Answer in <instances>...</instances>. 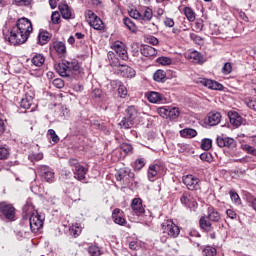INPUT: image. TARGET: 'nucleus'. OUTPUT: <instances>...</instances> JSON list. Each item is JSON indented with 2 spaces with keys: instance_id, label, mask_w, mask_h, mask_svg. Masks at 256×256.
<instances>
[{
  "instance_id": "obj_13",
  "label": "nucleus",
  "mask_w": 256,
  "mask_h": 256,
  "mask_svg": "<svg viewBox=\"0 0 256 256\" xmlns=\"http://www.w3.org/2000/svg\"><path fill=\"white\" fill-rule=\"evenodd\" d=\"M115 75H120V77H126L127 79H133L135 77L136 72L135 69L131 68V66L122 64L115 72Z\"/></svg>"
},
{
  "instance_id": "obj_60",
  "label": "nucleus",
  "mask_w": 256,
  "mask_h": 256,
  "mask_svg": "<svg viewBox=\"0 0 256 256\" xmlns=\"http://www.w3.org/2000/svg\"><path fill=\"white\" fill-rule=\"evenodd\" d=\"M200 159L201 161H206L207 163H211V161L213 160V158L211 157V154L209 153H202L200 155Z\"/></svg>"
},
{
  "instance_id": "obj_56",
  "label": "nucleus",
  "mask_w": 256,
  "mask_h": 256,
  "mask_svg": "<svg viewBox=\"0 0 256 256\" xmlns=\"http://www.w3.org/2000/svg\"><path fill=\"white\" fill-rule=\"evenodd\" d=\"M233 71V66H231V63L226 62L224 66L222 67V73L223 75H229Z\"/></svg>"
},
{
  "instance_id": "obj_2",
  "label": "nucleus",
  "mask_w": 256,
  "mask_h": 256,
  "mask_svg": "<svg viewBox=\"0 0 256 256\" xmlns=\"http://www.w3.org/2000/svg\"><path fill=\"white\" fill-rule=\"evenodd\" d=\"M55 69L60 77H73L79 73V69H81V67L79 66V61L77 60H64L62 63L56 65Z\"/></svg>"
},
{
  "instance_id": "obj_55",
  "label": "nucleus",
  "mask_w": 256,
  "mask_h": 256,
  "mask_svg": "<svg viewBox=\"0 0 256 256\" xmlns=\"http://www.w3.org/2000/svg\"><path fill=\"white\" fill-rule=\"evenodd\" d=\"M47 135L50 136V139H52L53 143H59V136L53 129H49Z\"/></svg>"
},
{
  "instance_id": "obj_42",
  "label": "nucleus",
  "mask_w": 256,
  "mask_h": 256,
  "mask_svg": "<svg viewBox=\"0 0 256 256\" xmlns=\"http://www.w3.org/2000/svg\"><path fill=\"white\" fill-rule=\"evenodd\" d=\"M211 147H213V140H211L209 138H205L202 140L201 149H203L204 151H209V149H211Z\"/></svg>"
},
{
  "instance_id": "obj_23",
  "label": "nucleus",
  "mask_w": 256,
  "mask_h": 256,
  "mask_svg": "<svg viewBox=\"0 0 256 256\" xmlns=\"http://www.w3.org/2000/svg\"><path fill=\"white\" fill-rule=\"evenodd\" d=\"M228 117L230 119L231 125L234 127H241L243 125V117L239 115L237 112H229Z\"/></svg>"
},
{
  "instance_id": "obj_30",
  "label": "nucleus",
  "mask_w": 256,
  "mask_h": 256,
  "mask_svg": "<svg viewBox=\"0 0 256 256\" xmlns=\"http://www.w3.org/2000/svg\"><path fill=\"white\" fill-rule=\"evenodd\" d=\"M110 85H118V93L120 95V97L125 98L127 97V87H125V85H123L122 81L119 80H112L110 82Z\"/></svg>"
},
{
  "instance_id": "obj_59",
  "label": "nucleus",
  "mask_w": 256,
  "mask_h": 256,
  "mask_svg": "<svg viewBox=\"0 0 256 256\" xmlns=\"http://www.w3.org/2000/svg\"><path fill=\"white\" fill-rule=\"evenodd\" d=\"M9 157V149L0 147V159H7Z\"/></svg>"
},
{
  "instance_id": "obj_32",
  "label": "nucleus",
  "mask_w": 256,
  "mask_h": 256,
  "mask_svg": "<svg viewBox=\"0 0 256 256\" xmlns=\"http://www.w3.org/2000/svg\"><path fill=\"white\" fill-rule=\"evenodd\" d=\"M180 135L186 139H193V137H197V130L193 128H185L180 131Z\"/></svg>"
},
{
  "instance_id": "obj_61",
  "label": "nucleus",
  "mask_w": 256,
  "mask_h": 256,
  "mask_svg": "<svg viewBox=\"0 0 256 256\" xmlns=\"http://www.w3.org/2000/svg\"><path fill=\"white\" fill-rule=\"evenodd\" d=\"M164 25L165 27H175V20H173V18L166 17L164 19Z\"/></svg>"
},
{
  "instance_id": "obj_48",
  "label": "nucleus",
  "mask_w": 256,
  "mask_h": 256,
  "mask_svg": "<svg viewBox=\"0 0 256 256\" xmlns=\"http://www.w3.org/2000/svg\"><path fill=\"white\" fill-rule=\"evenodd\" d=\"M29 161L34 163V161H41L43 160V153H32L28 156Z\"/></svg>"
},
{
  "instance_id": "obj_35",
  "label": "nucleus",
  "mask_w": 256,
  "mask_h": 256,
  "mask_svg": "<svg viewBox=\"0 0 256 256\" xmlns=\"http://www.w3.org/2000/svg\"><path fill=\"white\" fill-rule=\"evenodd\" d=\"M184 15L186 17V19L190 22V23H193V21H195L196 19V14H195V11L193 10V8L189 7V6H186L184 7Z\"/></svg>"
},
{
  "instance_id": "obj_44",
  "label": "nucleus",
  "mask_w": 256,
  "mask_h": 256,
  "mask_svg": "<svg viewBox=\"0 0 256 256\" xmlns=\"http://www.w3.org/2000/svg\"><path fill=\"white\" fill-rule=\"evenodd\" d=\"M156 63H158L159 65H163V66L171 65L173 63V60L169 57L162 56V57L157 58Z\"/></svg>"
},
{
  "instance_id": "obj_15",
  "label": "nucleus",
  "mask_w": 256,
  "mask_h": 256,
  "mask_svg": "<svg viewBox=\"0 0 256 256\" xmlns=\"http://www.w3.org/2000/svg\"><path fill=\"white\" fill-rule=\"evenodd\" d=\"M198 83H200V85H203L204 87H207L208 89H212L214 91H222L223 90V84H221L215 80H211V79H207V78H200L198 80Z\"/></svg>"
},
{
  "instance_id": "obj_33",
  "label": "nucleus",
  "mask_w": 256,
  "mask_h": 256,
  "mask_svg": "<svg viewBox=\"0 0 256 256\" xmlns=\"http://www.w3.org/2000/svg\"><path fill=\"white\" fill-rule=\"evenodd\" d=\"M199 225L204 231L209 232V231H213V229H214L213 224H211L210 221H208L207 217H205V216H202L200 218Z\"/></svg>"
},
{
  "instance_id": "obj_64",
  "label": "nucleus",
  "mask_w": 256,
  "mask_h": 256,
  "mask_svg": "<svg viewBox=\"0 0 256 256\" xmlns=\"http://www.w3.org/2000/svg\"><path fill=\"white\" fill-rule=\"evenodd\" d=\"M147 43H149L150 45H159V39L154 36H150L147 38Z\"/></svg>"
},
{
  "instance_id": "obj_6",
  "label": "nucleus",
  "mask_w": 256,
  "mask_h": 256,
  "mask_svg": "<svg viewBox=\"0 0 256 256\" xmlns=\"http://www.w3.org/2000/svg\"><path fill=\"white\" fill-rule=\"evenodd\" d=\"M182 183L186 185V189H188V191H199V189H201V180L192 174L183 176Z\"/></svg>"
},
{
  "instance_id": "obj_21",
  "label": "nucleus",
  "mask_w": 256,
  "mask_h": 256,
  "mask_svg": "<svg viewBox=\"0 0 256 256\" xmlns=\"http://www.w3.org/2000/svg\"><path fill=\"white\" fill-rule=\"evenodd\" d=\"M30 61L31 67H43V65H45V55L34 53Z\"/></svg>"
},
{
  "instance_id": "obj_52",
  "label": "nucleus",
  "mask_w": 256,
  "mask_h": 256,
  "mask_svg": "<svg viewBox=\"0 0 256 256\" xmlns=\"http://www.w3.org/2000/svg\"><path fill=\"white\" fill-rule=\"evenodd\" d=\"M190 39H191V41L196 43V45H201L203 43V38H201V36H199L195 33H190Z\"/></svg>"
},
{
  "instance_id": "obj_57",
  "label": "nucleus",
  "mask_w": 256,
  "mask_h": 256,
  "mask_svg": "<svg viewBox=\"0 0 256 256\" xmlns=\"http://www.w3.org/2000/svg\"><path fill=\"white\" fill-rule=\"evenodd\" d=\"M230 197H231L232 201H234V203H236L237 205H239V203H241V198L239 197V194H237V192L231 190Z\"/></svg>"
},
{
  "instance_id": "obj_63",
  "label": "nucleus",
  "mask_w": 256,
  "mask_h": 256,
  "mask_svg": "<svg viewBox=\"0 0 256 256\" xmlns=\"http://www.w3.org/2000/svg\"><path fill=\"white\" fill-rule=\"evenodd\" d=\"M226 215L229 219H237V213L233 209L226 210Z\"/></svg>"
},
{
  "instance_id": "obj_54",
  "label": "nucleus",
  "mask_w": 256,
  "mask_h": 256,
  "mask_svg": "<svg viewBox=\"0 0 256 256\" xmlns=\"http://www.w3.org/2000/svg\"><path fill=\"white\" fill-rule=\"evenodd\" d=\"M52 85L57 89H63V87H65V82L61 78H56L53 80Z\"/></svg>"
},
{
  "instance_id": "obj_7",
  "label": "nucleus",
  "mask_w": 256,
  "mask_h": 256,
  "mask_svg": "<svg viewBox=\"0 0 256 256\" xmlns=\"http://www.w3.org/2000/svg\"><path fill=\"white\" fill-rule=\"evenodd\" d=\"M158 113L160 117H163V119H170L173 121L174 119H177L181 112L179 111V108L172 107V106H164L158 108Z\"/></svg>"
},
{
  "instance_id": "obj_22",
  "label": "nucleus",
  "mask_w": 256,
  "mask_h": 256,
  "mask_svg": "<svg viewBox=\"0 0 256 256\" xmlns=\"http://www.w3.org/2000/svg\"><path fill=\"white\" fill-rule=\"evenodd\" d=\"M52 48L54 49V51H56L59 57H65V55H67V47L65 46V43L61 41L53 42Z\"/></svg>"
},
{
  "instance_id": "obj_41",
  "label": "nucleus",
  "mask_w": 256,
  "mask_h": 256,
  "mask_svg": "<svg viewBox=\"0 0 256 256\" xmlns=\"http://www.w3.org/2000/svg\"><path fill=\"white\" fill-rule=\"evenodd\" d=\"M202 253L205 256H217V249L213 246H206Z\"/></svg>"
},
{
  "instance_id": "obj_4",
  "label": "nucleus",
  "mask_w": 256,
  "mask_h": 256,
  "mask_svg": "<svg viewBox=\"0 0 256 256\" xmlns=\"http://www.w3.org/2000/svg\"><path fill=\"white\" fill-rule=\"evenodd\" d=\"M85 17L90 27H92L96 31H103V29H105V24L103 23V20H101V18H99V16H97V14H95V12H93L92 10H86Z\"/></svg>"
},
{
  "instance_id": "obj_25",
  "label": "nucleus",
  "mask_w": 256,
  "mask_h": 256,
  "mask_svg": "<svg viewBox=\"0 0 256 256\" xmlns=\"http://www.w3.org/2000/svg\"><path fill=\"white\" fill-rule=\"evenodd\" d=\"M140 53L143 55V57H157V49L149 45L143 46Z\"/></svg>"
},
{
  "instance_id": "obj_51",
  "label": "nucleus",
  "mask_w": 256,
  "mask_h": 256,
  "mask_svg": "<svg viewBox=\"0 0 256 256\" xmlns=\"http://www.w3.org/2000/svg\"><path fill=\"white\" fill-rule=\"evenodd\" d=\"M194 31H196V33H201V31H203V19L196 20L194 23Z\"/></svg>"
},
{
  "instance_id": "obj_14",
  "label": "nucleus",
  "mask_w": 256,
  "mask_h": 256,
  "mask_svg": "<svg viewBox=\"0 0 256 256\" xmlns=\"http://www.w3.org/2000/svg\"><path fill=\"white\" fill-rule=\"evenodd\" d=\"M131 209L137 217H143L145 215V207L143 206V200L141 198H134L132 200Z\"/></svg>"
},
{
  "instance_id": "obj_50",
  "label": "nucleus",
  "mask_w": 256,
  "mask_h": 256,
  "mask_svg": "<svg viewBox=\"0 0 256 256\" xmlns=\"http://www.w3.org/2000/svg\"><path fill=\"white\" fill-rule=\"evenodd\" d=\"M51 21L54 25H59L61 23V14L58 11H55L51 15Z\"/></svg>"
},
{
  "instance_id": "obj_45",
  "label": "nucleus",
  "mask_w": 256,
  "mask_h": 256,
  "mask_svg": "<svg viewBox=\"0 0 256 256\" xmlns=\"http://www.w3.org/2000/svg\"><path fill=\"white\" fill-rule=\"evenodd\" d=\"M245 104L249 109H252L253 111H256V98L249 97L245 99Z\"/></svg>"
},
{
  "instance_id": "obj_37",
  "label": "nucleus",
  "mask_w": 256,
  "mask_h": 256,
  "mask_svg": "<svg viewBox=\"0 0 256 256\" xmlns=\"http://www.w3.org/2000/svg\"><path fill=\"white\" fill-rule=\"evenodd\" d=\"M166 78L167 73L163 70H157L153 75V79L154 81H157V83H165Z\"/></svg>"
},
{
  "instance_id": "obj_18",
  "label": "nucleus",
  "mask_w": 256,
  "mask_h": 256,
  "mask_svg": "<svg viewBox=\"0 0 256 256\" xmlns=\"http://www.w3.org/2000/svg\"><path fill=\"white\" fill-rule=\"evenodd\" d=\"M185 58L191 63H205V57H203V55L199 53L197 50L186 52Z\"/></svg>"
},
{
  "instance_id": "obj_16",
  "label": "nucleus",
  "mask_w": 256,
  "mask_h": 256,
  "mask_svg": "<svg viewBox=\"0 0 256 256\" xmlns=\"http://www.w3.org/2000/svg\"><path fill=\"white\" fill-rule=\"evenodd\" d=\"M216 143L220 148L227 147L228 149H235L237 147L235 139L229 137L218 136Z\"/></svg>"
},
{
  "instance_id": "obj_19",
  "label": "nucleus",
  "mask_w": 256,
  "mask_h": 256,
  "mask_svg": "<svg viewBox=\"0 0 256 256\" xmlns=\"http://www.w3.org/2000/svg\"><path fill=\"white\" fill-rule=\"evenodd\" d=\"M107 59L110 67H112L113 73H115L123 65V63H121V60L117 58V56L115 55V52L113 51L108 52Z\"/></svg>"
},
{
  "instance_id": "obj_49",
  "label": "nucleus",
  "mask_w": 256,
  "mask_h": 256,
  "mask_svg": "<svg viewBox=\"0 0 256 256\" xmlns=\"http://www.w3.org/2000/svg\"><path fill=\"white\" fill-rule=\"evenodd\" d=\"M132 55H133V57H134V63H143V57H141V52H139V50L137 49V50H133L132 51Z\"/></svg>"
},
{
  "instance_id": "obj_20",
  "label": "nucleus",
  "mask_w": 256,
  "mask_h": 256,
  "mask_svg": "<svg viewBox=\"0 0 256 256\" xmlns=\"http://www.w3.org/2000/svg\"><path fill=\"white\" fill-rule=\"evenodd\" d=\"M161 169H163V166L160 164H152L148 168V179L149 181H155L157 179V175L161 173Z\"/></svg>"
},
{
  "instance_id": "obj_24",
  "label": "nucleus",
  "mask_w": 256,
  "mask_h": 256,
  "mask_svg": "<svg viewBox=\"0 0 256 256\" xmlns=\"http://www.w3.org/2000/svg\"><path fill=\"white\" fill-rule=\"evenodd\" d=\"M221 123V113L219 112H210L208 115V125L215 127Z\"/></svg>"
},
{
  "instance_id": "obj_43",
  "label": "nucleus",
  "mask_w": 256,
  "mask_h": 256,
  "mask_svg": "<svg viewBox=\"0 0 256 256\" xmlns=\"http://www.w3.org/2000/svg\"><path fill=\"white\" fill-rule=\"evenodd\" d=\"M241 149L249 155L256 157V149L253 146H250L249 144H242Z\"/></svg>"
},
{
  "instance_id": "obj_62",
  "label": "nucleus",
  "mask_w": 256,
  "mask_h": 256,
  "mask_svg": "<svg viewBox=\"0 0 256 256\" xmlns=\"http://www.w3.org/2000/svg\"><path fill=\"white\" fill-rule=\"evenodd\" d=\"M130 17H132V19H141V12H139L138 10H132L129 12Z\"/></svg>"
},
{
  "instance_id": "obj_12",
  "label": "nucleus",
  "mask_w": 256,
  "mask_h": 256,
  "mask_svg": "<svg viewBox=\"0 0 256 256\" xmlns=\"http://www.w3.org/2000/svg\"><path fill=\"white\" fill-rule=\"evenodd\" d=\"M180 201L182 205H184V207H187L188 209H197V201L195 200V198H193V195H191V193L188 191L183 192Z\"/></svg>"
},
{
  "instance_id": "obj_58",
  "label": "nucleus",
  "mask_w": 256,
  "mask_h": 256,
  "mask_svg": "<svg viewBox=\"0 0 256 256\" xmlns=\"http://www.w3.org/2000/svg\"><path fill=\"white\" fill-rule=\"evenodd\" d=\"M23 213H25L26 215H31V213L33 212V205H31L30 203H26L23 206Z\"/></svg>"
},
{
  "instance_id": "obj_26",
  "label": "nucleus",
  "mask_w": 256,
  "mask_h": 256,
  "mask_svg": "<svg viewBox=\"0 0 256 256\" xmlns=\"http://www.w3.org/2000/svg\"><path fill=\"white\" fill-rule=\"evenodd\" d=\"M146 97L150 103H161L163 101V95L159 92H148Z\"/></svg>"
},
{
  "instance_id": "obj_1",
  "label": "nucleus",
  "mask_w": 256,
  "mask_h": 256,
  "mask_svg": "<svg viewBox=\"0 0 256 256\" xmlns=\"http://www.w3.org/2000/svg\"><path fill=\"white\" fill-rule=\"evenodd\" d=\"M9 33L8 42L10 45H23L29 39L31 33H33V24L27 18H20L16 25L10 29Z\"/></svg>"
},
{
  "instance_id": "obj_10",
  "label": "nucleus",
  "mask_w": 256,
  "mask_h": 256,
  "mask_svg": "<svg viewBox=\"0 0 256 256\" xmlns=\"http://www.w3.org/2000/svg\"><path fill=\"white\" fill-rule=\"evenodd\" d=\"M0 213L8 221H15V207L7 202H0Z\"/></svg>"
},
{
  "instance_id": "obj_3",
  "label": "nucleus",
  "mask_w": 256,
  "mask_h": 256,
  "mask_svg": "<svg viewBox=\"0 0 256 256\" xmlns=\"http://www.w3.org/2000/svg\"><path fill=\"white\" fill-rule=\"evenodd\" d=\"M126 114L127 115L121 120L119 125L123 129H131L138 116L137 108L135 106H128L126 109Z\"/></svg>"
},
{
  "instance_id": "obj_40",
  "label": "nucleus",
  "mask_w": 256,
  "mask_h": 256,
  "mask_svg": "<svg viewBox=\"0 0 256 256\" xmlns=\"http://www.w3.org/2000/svg\"><path fill=\"white\" fill-rule=\"evenodd\" d=\"M81 226H79V224H75V225H72L70 228H69V233L70 235H72V237H79L81 235Z\"/></svg>"
},
{
  "instance_id": "obj_38",
  "label": "nucleus",
  "mask_w": 256,
  "mask_h": 256,
  "mask_svg": "<svg viewBox=\"0 0 256 256\" xmlns=\"http://www.w3.org/2000/svg\"><path fill=\"white\" fill-rule=\"evenodd\" d=\"M123 23L131 33H137V26L135 25V22L131 20L129 17H125L123 19Z\"/></svg>"
},
{
  "instance_id": "obj_47",
  "label": "nucleus",
  "mask_w": 256,
  "mask_h": 256,
  "mask_svg": "<svg viewBox=\"0 0 256 256\" xmlns=\"http://www.w3.org/2000/svg\"><path fill=\"white\" fill-rule=\"evenodd\" d=\"M12 3L17 7H29V5H31V0H13Z\"/></svg>"
},
{
  "instance_id": "obj_53",
  "label": "nucleus",
  "mask_w": 256,
  "mask_h": 256,
  "mask_svg": "<svg viewBox=\"0 0 256 256\" xmlns=\"http://www.w3.org/2000/svg\"><path fill=\"white\" fill-rule=\"evenodd\" d=\"M121 151H123V153L129 154V153H133V146H131V144H127V143H123L120 146Z\"/></svg>"
},
{
  "instance_id": "obj_27",
  "label": "nucleus",
  "mask_w": 256,
  "mask_h": 256,
  "mask_svg": "<svg viewBox=\"0 0 256 256\" xmlns=\"http://www.w3.org/2000/svg\"><path fill=\"white\" fill-rule=\"evenodd\" d=\"M72 170H73L75 179H78V181H83V179H85V175H87V170L85 167L80 165L76 168H73Z\"/></svg>"
},
{
  "instance_id": "obj_28",
  "label": "nucleus",
  "mask_w": 256,
  "mask_h": 256,
  "mask_svg": "<svg viewBox=\"0 0 256 256\" xmlns=\"http://www.w3.org/2000/svg\"><path fill=\"white\" fill-rule=\"evenodd\" d=\"M125 177H129L130 179H133L135 177V174L131 172V168H122L118 172L117 181H123Z\"/></svg>"
},
{
  "instance_id": "obj_11",
  "label": "nucleus",
  "mask_w": 256,
  "mask_h": 256,
  "mask_svg": "<svg viewBox=\"0 0 256 256\" xmlns=\"http://www.w3.org/2000/svg\"><path fill=\"white\" fill-rule=\"evenodd\" d=\"M111 49H113V51L118 54V57H120L122 61H127L129 59V54L127 53V47L125 46V43L117 40L113 42Z\"/></svg>"
},
{
  "instance_id": "obj_46",
  "label": "nucleus",
  "mask_w": 256,
  "mask_h": 256,
  "mask_svg": "<svg viewBox=\"0 0 256 256\" xmlns=\"http://www.w3.org/2000/svg\"><path fill=\"white\" fill-rule=\"evenodd\" d=\"M145 167V159L144 158H138L134 163V169L136 171H141Z\"/></svg>"
},
{
  "instance_id": "obj_8",
  "label": "nucleus",
  "mask_w": 256,
  "mask_h": 256,
  "mask_svg": "<svg viewBox=\"0 0 256 256\" xmlns=\"http://www.w3.org/2000/svg\"><path fill=\"white\" fill-rule=\"evenodd\" d=\"M38 175L42 181L46 183H53L55 181V172L51 167L46 165H41L38 167Z\"/></svg>"
},
{
  "instance_id": "obj_5",
  "label": "nucleus",
  "mask_w": 256,
  "mask_h": 256,
  "mask_svg": "<svg viewBox=\"0 0 256 256\" xmlns=\"http://www.w3.org/2000/svg\"><path fill=\"white\" fill-rule=\"evenodd\" d=\"M162 232L171 239H177L181 233V229L172 220H165L162 224Z\"/></svg>"
},
{
  "instance_id": "obj_31",
  "label": "nucleus",
  "mask_w": 256,
  "mask_h": 256,
  "mask_svg": "<svg viewBox=\"0 0 256 256\" xmlns=\"http://www.w3.org/2000/svg\"><path fill=\"white\" fill-rule=\"evenodd\" d=\"M58 9L63 17V19H71V9L67 4H60Z\"/></svg>"
},
{
  "instance_id": "obj_34",
  "label": "nucleus",
  "mask_w": 256,
  "mask_h": 256,
  "mask_svg": "<svg viewBox=\"0 0 256 256\" xmlns=\"http://www.w3.org/2000/svg\"><path fill=\"white\" fill-rule=\"evenodd\" d=\"M208 219L209 221H213L217 223L221 220V214H219L215 208H208Z\"/></svg>"
},
{
  "instance_id": "obj_29",
  "label": "nucleus",
  "mask_w": 256,
  "mask_h": 256,
  "mask_svg": "<svg viewBox=\"0 0 256 256\" xmlns=\"http://www.w3.org/2000/svg\"><path fill=\"white\" fill-rule=\"evenodd\" d=\"M51 39V34L47 31H40L38 34V44L47 45Z\"/></svg>"
},
{
  "instance_id": "obj_39",
  "label": "nucleus",
  "mask_w": 256,
  "mask_h": 256,
  "mask_svg": "<svg viewBox=\"0 0 256 256\" xmlns=\"http://www.w3.org/2000/svg\"><path fill=\"white\" fill-rule=\"evenodd\" d=\"M31 105H33V98L31 96L26 95L21 99L20 107H22V109H31Z\"/></svg>"
},
{
  "instance_id": "obj_17",
  "label": "nucleus",
  "mask_w": 256,
  "mask_h": 256,
  "mask_svg": "<svg viewBox=\"0 0 256 256\" xmlns=\"http://www.w3.org/2000/svg\"><path fill=\"white\" fill-rule=\"evenodd\" d=\"M112 219L116 225H121L122 227L127 225V220L125 219V212L123 210L116 208L112 211Z\"/></svg>"
},
{
  "instance_id": "obj_9",
  "label": "nucleus",
  "mask_w": 256,
  "mask_h": 256,
  "mask_svg": "<svg viewBox=\"0 0 256 256\" xmlns=\"http://www.w3.org/2000/svg\"><path fill=\"white\" fill-rule=\"evenodd\" d=\"M43 221H45V218L39 215L38 212H33L31 214L29 223L32 233H37L40 229H43Z\"/></svg>"
},
{
  "instance_id": "obj_36",
  "label": "nucleus",
  "mask_w": 256,
  "mask_h": 256,
  "mask_svg": "<svg viewBox=\"0 0 256 256\" xmlns=\"http://www.w3.org/2000/svg\"><path fill=\"white\" fill-rule=\"evenodd\" d=\"M153 19V10L149 7H145L144 11L140 12L141 21H151Z\"/></svg>"
}]
</instances>
